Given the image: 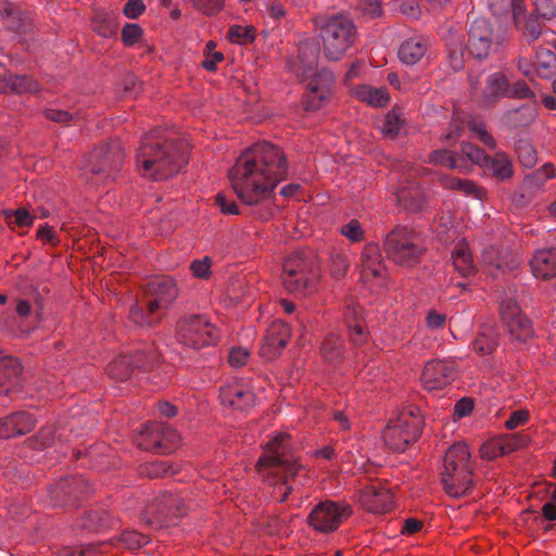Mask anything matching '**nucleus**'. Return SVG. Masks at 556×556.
<instances>
[{
	"instance_id": "f257e3e1",
	"label": "nucleus",
	"mask_w": 556,
	"mask_h": 556,
	"mask_svg": "<svg viewBox=\"0 0 556 556\" xmlns=\"http://www.w3.org/2000/svg\"><path fill=\"white\" fill-rule=\"evenodd\" d=\"M245 204L265 199L287 173L282 152L268 141L245 149Z\"/></svg>"
},
{
	"instance_id": "f03ea898",
	"label": "nucleus",
	"mask_w": 556,
	"mask_h": 556,
	"mask_svg": "<svg viewBox=\"0 0 556 556\" xmlns=\"http://www.w3.org/2000/svg\"><path fill=\"white\" fill-rule=\"evenodd\" d=\"M189 144L182 138H168L165 130L154 128L144 134L137 159L154 180L177 175L189 162Z\"/></svg>"
},
{
	"instance_id": "7ed1b4c3",
	"label": "nucleus",
	"mask_w": 556,
	"mask_h": 556,
	"mask_svg": "<svg viewBox=\"0 0 556 556\" xmlns=\"http://www.w3.org/2000/svg\"><path fill=\"white\" fill-rule=\"evenodd\" d=\"M287 437L278 435L267 443L266 453L260 457L256 467H269L277 481L271 497L283 503L291 494L301 493L309 482L307 470L287 453Z\"/></svg>"
},
{
	"instance_id": "20e7f679",
	"label": "nucleus",
	"mask_w": 556,
	"mask_h": 556,
	"mask_svg": "<svg viewBox=\"0 0 556 556\" xmlns=\"http://www.w3.org/2000/svg\"><path fill=\"white\" fill-rule=\"evenodd\" d=\"M313 23L323 42L324 55L330 61L340 60L356 40V26L344 14H318Z\"/></svg>"
},
{
	"instance_id": "39448f33",
	"label": "nucleus",
	"mask_w": 556,
	"mask_h": 556,
	"mask_svg": "<svg viewBox=\"0 0 556 556\" xmlns=\"http://www.w3.org/2000/svg\"><path fill=\"white\" fill-rule=\"evenodd\" d=\"M143 298L129 312L130 320L140 327H153L160 321L162 311L177 298L175 280H149L142 286Z\"/></svg>"
},
{
	"instance_id": "423d86ee",
	"label": "nucleus",
	"mask_w": 556,
	"mask_h": 556,
	"mask_svg": "<svg viewBox=\"0 0 556 556\" xmlns=\"http://www.w3.org/2000/svg\"><path fill=\"white\" fill-rule=\"evenodd\" d=\"M422 429V419L417 408L402 412L397 418L392 419L382 432L384 444L392 451L403 453L415 443Z\"/></svg>"
},
{
	"instance_id": "0eeeda50",
	"label": "nucleus",
	"mask_w": 556,
	"mask_h": 556,
	"mask_svg": "<svg viewBox=\"0 0 556 556\" xmlns=\"http://www.w3.org/2000/svg\"><path fill=\"white\" fill-rule=\"evenodd\" d=\"M124 151L119 140L111 139L96 147L86 157L84 170L100 181L113 178L122 169Z\"/></svg>"
},
{
	"instance_id": "6e6552de",
	"label": "nucleus",
	"mask_w": 556,
	"mask_h": 556,
	"mask_svg": "<svg viewBox=\"0 0 556 556\" xmlns=\"http://www.w3.org/2000/svg\"><path fill=\"white\" fill-rule=\"evenodd\" d=\"M505 38L485 17L471 21L466 49L476 59H485L492 51L503 45Z\"/></svg>"
},
{
	"instance_id": "1a4fd4ad",
	"label": "nucleus",
	"mask_w": 556,
	"mask_h": 556,
	"mask_svg": "<svg viewBox=\"0 0 556 556\" xmlns=\"http://www.w3.org/2000/svg\"><path fill=\"white\" fill-rule=\"evenodd\" d=\"M177 336L180 343L198 350L214 344L218 331L204 315H190L179 320Z\"/></svg>"
},
{
	"instance_id": "9d476101",
	"label": "nucleus",
	"mask_w": 556,
	"mask_h": 556,
	"mask_svg": "<svg viewBox=\"0 0 556 556\" xmlns=\"http://www.w3.org/2000/svg\"><path fill=\"white\" fill-rule=\"evenodd\" d=\"M384 250L395 264L404 266L415 264L421 254L417 237L404 227H397L387 236Z\"/></svg>"
},
{
	"instance_id": "9b49d317",
	"label": "nucleus",
	"mask_w": 556,
	"mask_h": 556,
	"mask_svg": "<svg viewBox=\"0 0 556 556\" xmlns=\"http://www.w3.org/2000/svg\"><path fill=\"white\" fill-rule=\"evenodd\" d=\"M179 440L180 437L176 430L157 421L146 424L135 437L140 448L156 454L172 453L177 447Z\"/></svg>"
},
{
	"instance_id": "f8f14e48",
	"label": "nucleus",
	"mask_w": 556,
	"mask_h": 556,
	"mask_svg": "<svg viewBox=\"0 0 556 556\" xmlns=\"http://www.w3.org/2000/svg\"><path fill=\"white\" fill-rule=\"evenodd\" d=\"M160 354L153 346L136 351L131 355H123L113 361L108 367V374L115 381H126L136 371H147L159 362Z\"/></svg>"
},
{
	"instance_id": "ddd939ff",
	"label": "nucleus",
	"mask_w": 556,
	"mask_h": 556,
	"mask_svg": "<svg viewBox=\"0 0 556 556\" xmlns=\"http://www.w3.org/2000/svg\"><path fill=\"white\" fill-rule=\"evenodd\" d=\"M351 513V506L345 503L324 501L314 506L307 522L320 533H330L336 531Z\"/></svg>"
},
{
	"instance_id": "4468645a",
	"label": "nucleus",
	"mask_w": 556,
	"mask_h": 556,
	"mask_svg": "<svg viewBox=\"0 0 556 556\" xmlns=\"http://www.w3.org/2000/svg\"><path fill=\"white\" fill-rule=\"evenodd\" d=\"M306 83L304 105L307 111L321 109L332 96L333 75L328 70L306 72L301 75Z\"/></svg>"
},
{
	"instance_id": "2eb2a0df",
	"label": "nucleus",
	"mask_w": 556,
	"mask_h": 556,
	"mask_svg": "<svg viewBox=\"0 0 556 556\" xmlns=\"http://www.w3.org/2000/svg\"><path fill=\"white\" fill-rule=\"evenodd\" d=\"M399 170L402 172L400 186L396 189L399 202L405 208L421 210L425 203V192L413 181L420 174L419 169L406 162L399 165Z\"/></svg>"
},
{
	"instance_id": "dca6fc26",
	"label": "nucleus",
	"mask_w": 556,
	"mask_h": 556,
	"mask_svg": "<svg viewBox=\"0 0 556 556\" xmlns=\"http://www.w3.org/2000/svg\"><path fill=\"white\" fill-rule=\"evenodd\" d=\"M455 364L450 359H431L424 366L420 381L425 390L432 392L447 387L455 378Z\"/></svg>"
},
{
	"instance_id": "f3484780",
	"label": "nucleus",
	"mask_w": 556,
	"mask_h": 556,
	"mask_svg": "<svg viewBox=\"0 0 556 556\" xmlns=\"http://www.w3.org/2000/svg\"><path fill=\"white\" fill-rule=\"evenodd\" d=\"M362 506L372 514H383L393 506V495L380 482L365 485L359 493Z\"/></svg>"
},
{
	"instance_id": "a211bd4d",
	"label": "nucleus",
	"mask_w": 556,
	"mask_h": 556,
	"mask_svg": "<svg viewBox=\"0 0 556 556\" xmlns=\"http://www.w3.org/2000/svg\"><path fill=\"white\" fill-rule=\"evenodd\" d=\"M88 491L89 485L85 479L81 477H70L60 480L53 485L50 494L53 505L67 506L71 505L74 500L87 494Z\"/></svg>"
},
{
	"instance_id": "6ab92c4d",
	"label": "nucleus",
	"mask_w": 556,
	"mask_h": 556,
	"mask_svg": "<svg viewBox=\"0 0 556 556\" xmlns=\"http://www.w3.org/2000/svg\"><path fill=\"white\" fill-rule=\"evenodd\" d=\"M473 467H463L455 471H442L441 484L444 492L454 498H460L467 495L473 484Z\"/></svg>"
},
{
	"instance_id": "aec40b11",
	"label": "nucleus",
	"mask_w": 556,
	"mask_h": 556,
	"mask_svg": "<svg viewBox=\"0 0 556 556\" xmlns=\"http://www.w3.org/2000/svg\"><path fill=\"white\" fill-rule=\"evenodd\" d=\"M36 418L28 412H15L0 418V439L9 440L29 433L36 426Z\"/></svg>"
},
{
	"instance_id": "412c9836",
	"label": "nucleus",
	"mask_w": 556,
	"mask_h": 556,
	"mask_svg": "<svg viewBox=\"0 0 556 556\" xmlns=\"http://www.w3.org/2000/svg\"><path fill=\"white\" fill-rule=\"evenodd\" d=\"M291 337L290 326L282 320H275L267 329L265 343L262 348L263 355L274 358L287 346Z\"/></svg>"
},
{
	"instance_id": "4be33fe9",
	"label": "nucleus",
	"mask_w": 556,
	"mask_h": 556,
	"mask_svg": "<svg viewBox=\"0 0 556 556\" xmlns=\"http://www.w3.org/2000/svg\"><path fill=\"white\" fill-rule=\"evenodd\" d=\"M188 510L185 500L177 494L163 493L148 507L149 514H155L159 519L181 517Z\"/></svg>"
},
{
	"instance_id": "5701e85b",
	"label": "nucleus",
	"mask_w": 556,
	"mask_h": 556,
	"mask_svg": "<svg viewBox=\"0 0 556 556\" xmlns=\"http://www.w3.org/2000/svg\"><path fill=\"white\" fill-rule=\"evenodd\" d=\"M0 15L7 20L9 29L20 35L30 34L34 29L31 18L14 3L4 0Z\"/></svg>"
},
{
	"instance_id": "b1692460",
	"label": "nucleus",
	"mask_w": 556,
	"mask_h": 556,
	"mask_svg": "<svg viewBox=\"0 0 556 556\" xmlns=\"http://www.w3.org/2000/svg\"><path fill=\"white\" fill-rule=\"evenodd\" d=\"M359 268L362 278H379L389 275L382 255L375 244H368L364 249Z\"/></svg>"
},
{
	"instance_id": "393cba45",
	"label": "nucleus",
	"mask_w": 556,
	"mask_h": 556,
	"mask_svg": "<svg viewBox=\"0 0 556 556\" xmlns=\"http://www.w3.org/2000/svg\"><path fill=\"white\" fill-rule=\"evenodd\" d=\"M22 370V365L17 358L0 352V394H7L20 386Z\"/></svg>"
},
{
	"instance_id": "a878e982",
	"label": "nucleus",
	"mask_w": 556,
	"mask_h": 556,
	"mask_svg": "<svg viewBox=\"0 0 556 556\" xmlns=\"http://www.w3.org/2000/svg\"><path fill=\"white\" fill-rule=\"evenodd\" d=\"M429 48V40L422 36H414L399 48V59L406 65H415L421 61Z\"/></svg>"
},
{
	"instance_id": "bb28decb",
	"label": "nucleus",
	"mask_w": 556,
	"mask_h": 556,
	"mask_svg": "<svg viewBox=\"0 0 556 556\" xmlns=\"http://www.w3.org/2000/svg\"><path fill=\"white\" fill-rule=\"evenodd\" d=\"M319 59V47L313 40H305L299 46L296 61L292 64V70L298 75H305L316 68Z\"/></svg>"
},
{
	"instance_id": "cd10ccee",
	"label": "nucleus",
	"mask_w": 556,
	"mask_h": 556,
	"mask_svg": "<svg viewBox=\"0 0 556 556\" xmlns=\"http://www.w3.org/2000/svg\"><path fill=\"white\" fill-rule=\"evenodd\" d=\"M530 266L535 278H556V249L536 251Z\"/></svg>"
},
{
	"instance_id": "c85d7f7f",
	"label": "nucleus",
	"mask_w": 556,
	"mask_h": 556,
	"mask_svg": "<svg viewBox=\"0 0 556 556\" xmlns=\"http://www.w3.org/2000/svg\"><path fill=\"white\" fill-rule=\"evenodd\" d=\"M463 467H473L470 460V453L468 446L458 442L448 447L443 459L442 471H455V469Z\"/></svg>"
},
{
	"instance_id": "c756f323",
	"label": "nucleus",
	"mask_w": 556,
	"mask_h": 556,
	"mask_svg": "<svg viewBox=\"0 0 556 556\" xmlns=\"http://www.w3.org/2000/svg\"><path fill=\"white\" fill-rule=\"evenodd\" d=\"M452 261L460 276L468 277L475 273L471 252L464 239L456 242L452 251Z\"/></svg>"
},
{
	"instance_id": "7c9ffc66",
	"label": "nucleus",
	"mask_w": 556,
	"mask_h": 556,
	"mask_svg": "<svg viewBox=\"0 0 556 556\" xmlns=\"http://www.w3.org/2000/svg\"><path fill=\"white\" fill-rule=\"evenodd\" d=\"M9 89L16 93H23L38 92L40 87L37 80L26 75L9 74L0 80V92H5Z\"/></svg>"
},
{
	"instance_id": "2f4dec72",
	"label": "nucleus",
	"mask_w": 556,
	"mask_h": 556,
	"mask_svg": "<svg viewBox=\"0 0 556 556\" xmlns=\"http://www.w3.org/2000/svg\"><path fill=\"white\" fill-rule=\"evenodd\" d=\"M508 94V79L502 72L492 73L485 78L482 96L486 102H494Z\"/></svg>"
},
{
	"instance_id": "473e14b6",
	"label": "nucleus",
	"mask_w": 556,
	"mask_h": 556,
	"mask_svg": "<svg viewBox=\"0 0 556 556\" xmlns=\"http://www.w3.org/2000/svg\"><path fill=\"white\" fill-rule=\"evenodd\" d=\"M243 397V386L239 380L228 383L220 388L219 399L222 405L229 410L241 412V402Z\"/></svg>"
},
{
	"instance_id": "72a5a7b5",
	"label": "nucleus",
	"mask_w": 556,
	"mask_h": 556,
	"mask_svg": "<svg viewBox=\"0 0 556 556\" xmlns=\"http://www.w3.org/2000/svg\"><path fill=\"white\" fill-rule=\"evenodd\" d=\"M354 94L358 100L375 108L387 105L390 99L384 88H375L367 85L356 87Z\"/></svg>"
},
{
	"instance_id": "f704fd0d",
	"label": "nucleus",
	"mask_w": 556,
	"mask_h": 556,
	"mask_svg": "<svg viewBox=\"0 0 556 556\" xmlns=\"http://www.w3.org/2000/svg\"><path fill=\"white\" fill-rule=\"evenodd\" d=\"M361 307L349 304L345 311V323L350 330L351 341L354 345H361L365 341V332L359 321Z\"/></svg>"
},
{
	"instance_id": "c9c22d12",
	"label": "nucleus",
	"mask_w": 556,
	"mask_h": 556,
	"mask_svg": "<svg viewBox=\"0 0 556 556\" xmlns=\"http://www.w3.org/2000/svg\"><path fill=\"white\" fill-rule=\"evenodd\" d=\"M92 22V30L103 38H110L117 34V23L112 13L96 11Z\"/></svg>"
},
{
	"instance_id": "e433bc0d",
	"label": "nucleus",
	"mask_w": 556,
	"mask_h": 556,
	"mask_svg": "<svg viewBox=\"0 0 556 556\" xmlns=\"http://www.w3.org/2000/svg\"><path fill=\"white\" fill-rule=\"evenodd\" d=\"M498 332L493 326H483L473 342V350L481 355L491 354L497 346Z\"/></svg>"
},
{
	"instance_id": "4c0bfd02",
	"label": "nucleus",
	"mask_w": 556,
	"mask_h": 556,
	"mask_svg": "<svg viewBox=\"0 0 556 556\" xmlns=\"http://www.w3.org/2000/svg\"><path fill=\"white\" fill-rule=\"evenodd\" d=\"M492 174L501 180H507L514 175V167L510 159L503 152H497L494 156L489 157L484 165Z\"/></svg>"
},
{
	"instance_id": "58836bf2",
	"label": "nucleus",
	"mask_w": 556,
	"mask_h": 556,
	"mask_svg": "<svg viewBox=\"0 0 556 556\" xmlns=\"http://www.w3.org/2000/svg\"><path fill=\"white\" fill-rule=\"evenodd\" d=\"M514 292H516V289L513 290L509 286L508 290H504L503 295L500 298V316L504 326L519 317L521 313V308L513 296Z\"/></svg>"
},
{
	"instance_id": "ea45409f",
	"label": "nucleus",
	"mask_w": 556,
	"mask_h": 556,
	"mask_svg": "<svg viewBox=\"0 0 556 556\" xmlns=\"http://www.w3.org/2000/svg\"><path fill=\"white\" fill-rule=\"evenodd\" d=\"M179 467L170 460H156L142 466L140 473L150 479L168 478L175 476Z\"/></svg>"
},
{
	"instance_id": "a19ab883",
	"label": "nucleus",
	"mask_w": 556,
	"mask_h": 556,
	"mask_svg": "<svg viewBox=\"0 0 556 556\" xmlns=\"http://www.w3.org/2000/svg\"><path fill=\"white\" fill-rule=\"evenodd\" d=\"M505 327L510 337L516 341L525 342L533 334L532 324L522 313L519 314V317L505 325Z\"/></svg>"
},
{
	"instance_id": "79ce46f5",
	"label": "nucleus",
	"mask_w": 556,
	"mask_h": 556,
	"mask_svg": "<svg viewBox=\"0 0 556 556\" xmlns=\"http://www.w3.org/2000/svg\"><path fill=\"white\" fill-rule=\"evenodd\" d=\"M441 184L443 187L452 190L462 191L467 195H472L477 199L483 197L484 191L477 187L472 181L468 179H460L456 177L442 176Z\"/></svg>"
},
{
	"instance_id": "37998d69",
	"label": "nucleus",
	"mask_w": 556,
	"mask_h": 556,
	"mask_svg": "<svg viewBox=\"0 0 556 556\" xmlns=\"http://www.w3.org/2000/svg\"><path fill=\"white\" fill-rule=\"evenodd\" d=\"M323 357L328 363H337L343 354V341L340 336L330 333L327 336L321 345Z\"/></svg>"
},
{
	"instance_id": "c03bdc74",
	"label": "nucleus",
	"mask_w": 556,
	"mask_h": 556,
	"mask_svg": "<svg viewBox=\"0 0 556 556\" xmlns=\"http://www.w3.org/2000/svg\"><path fill=\"white\" fill-rule=\"evenodd\" d=\"M536 74L542 78H551L556 72V54L549 49L536 51Z\"/></svg>"
},
{
	"instance_id": "a18cd8bd",
	"label": "nucleus",
	"mask_w": 556,
	"mask_h": 556,
	"mask_svg": "<svg viewBox=\"0 0 556 556\" xmlns=\"http://www.w3.org/2000/svg\"><path fill=\"white\" fill-rule=\"evenodd\" d=\"M283 288L296 299L306 298L317 289L315 280H283Z\"/></svg>"
},
{
	"instance_id": "49530a36",
	"label": "nucleus",
	"mask_w": 556,
	"mask_h": 556,
	"mask_svg": "<svg viewBox=\"0 0 556 556\" xmlns=\"http://www.w3.org/2000/svg\"><path fill=\"white\" fill-rule=\"evenodd\" d=\"M403 124L404 119L402 118L401 113L393 109L384 116L379 127L383 135L393 138L400 134Z\"/></svg>"
},
{
	"instance_id": "de8ad7c7",
	"label": "nucleus",
	"mask_w": 556,
	"mask_h": 556,
	"mask_svg": "<svg viewBox=\"0 0 556 556\" xmlns=\"http://www.w3.org/2000/svg\"><path fill=\"white\" fill-rule=\"evenodd\" d=\"M55 442V429L52 425L42 427L39 432L28 439V444L36 450H43Z\"/></svg>"
},
{
	"instance_id": "09e8293b",
	"label": "nucleus",
	"mask_w": 556,
	"mask_h": 556,
	"mask_svg": "<svg viewBox=\"0 0 556 556\" xmlns=\"http://www.w3.org/2000/svg\"><path fill=\"white\" fill-rule=\"evenodd\" d=\"M242 157L243 152L240 153L236 164L230 168L228 174L231 188L240 200H243V166L240 163Z\"/></svg>"
},
{
	"instance_id": "8fccbe9b",
	"label": "nucleus",
	"mask_w": 556,
	"mask_h": 556,
	"mask_svg": "<svg viewBox=\"0 0 556 556\" xmlns=\"http://www.w3.org/2000/svg\"><path fill=\"white\" fill-rule=\"evenodd\" d=\"M306 267L307 263L305 262L303 254L294 253L283 262L282 270L286 275L296 276L303 275L306 270Z\"/></svg>"
},
{
	"instance_id": "3c124183",
	"label": "nucleus",
	"mask_w": 556,
	"mask_h": 556,
	"mask_svg": "<svg viewBox=\"0 0 556 556\" xmlns=\"http://www.w3.org/2000/svg\"><path fill=\"white\" fill-rule=\"evenodd\" d=\"M503 447H505V454H510L519 448L526 446L529 442L528 435L521 432H515L511 434H505L500 437Z\"/></svg>"
},
{
	"instance_id": "603ef678",
	"label": "nucleus",
	"mask_w": 556,
	"mask_h": 556,
	"mask_svg": "<svg viewBox=\"0 0 556 556\" xmlns=\"http://www.w3.org/2000/svg\"><path fill=\"white\" fill-rule=\"evenodd\" d=\"M480 455L482 458L489 460L506 455L505 447H503L500 437L483 443L480 447Z\"/></svg>"
},
{
	"instance_id": "864d4df0",
	"label": "nucleus",
	"mask_w": 556,
	"mask_h": 556,
	"mask_svg": "<svg viewBox=\"0 0 556 556\" xmlns=\"http://www.w3.org/2000/svg\"><path fill=\"white\" fill-rule=\"evenodd\" d=\"M106 526L105 514L99 510H91L85 514L81 521V528L97 531Z\"/></svg>"
},
{
	"instance_id": "5fc2aeb1",
	"label": "nucleus",
	"mask_w": 556,
	"mask_h": 556,
	"mask_svg": "<svg viewBox=\"0 0 556 556\" xmlns=\"http://www.w3.org/2000/svg\"><path fill=\"white\" fill-rule=\"evenodd\" d=\"M520 29L526 38L529 40H535L542 33L541 24L539 23L535 15H531L522 20Z\"/></svg>"
},
{
	"instance_id": "6e6d98bb",
	"label": "nucleus",
	"mask_w": 556,
	"mask_h": 556,
	"mask_svg": "<svg viewBox=\"0 0 556 556\" xmlns=\"http://www.w3.org/2000/svg\"><path fill=\"white\" fill-rule=\"evenodd\" d=\"M192 7L205 15L217 14L224 8V0H190Z\"/></svg>"
},
{
	"instance_id": "4d7b16f0",
	"label": "nucleus",
	"mask_w": 556,
	"mask_h": 556,
	"mask_svg": "<svg viewBox=\"0 0 556 556\" xmlns=\"http://www.w3.org/2000/svg\"><path fill=\"white\" fill-rule=\"evenodd\" d=\"M143 35V29L139 24H126L122 29V41L125 46L136 45Z\"/></svg>"
},
{
	"instance_id": "13d9d810",
	"label": "nucleus",
	"mask_w": 556,
	"mask_h": 556,
	"mask_svg": "<svg viewBox=\"0 0 556 556\" xmlns=\"http://www.w3.org/2000/svg\"><path fill=\"white\" fill-rule=\"evenodd\" d=\"M516 150H517L518 159L523 164V166L533 167L535 165L536 153L530 143H528L526 141H520L517 144Z\"/></svg>"
},
{
	"instance_id": "bf43d9fd",
	"label": "nucleus",
	"mask_w": 556,
	"mask_h": 556,
	"mask_svg": "<svg viewBox=\"0 0 556 556\" xmlns=\"http://www.w3.org/2000/svg\"><path fill=\"white\" fill-rule=\"evenodd\" d=\"M429 162L434 165H441L448 168H458V164L453 154L447 150H435L429 156Z\"/></svg>"
},
{
	"instance_id": "052dcab7",
	"label": "nucleus",
	"mask_w": 556,
	"mask_h": 556,
	"mask_svg": "<svg viewBox=\"0 0 556 556\" xmlns=\"http://www.w3.org/2000/svg\"><path fill=\"white\" fill-rule=\"evenodd\" d=\"M5 218L8 224L11 225V218L14 217L13 223L18 227L31 226L34 223V217L30 215L29 211L25 207H18L14 212L4 211Z\"/></svg>"
},
{
	"instance_id": "680f3d73",
	"label": "nucleus",
	"mask_w": 556,
	"mask_h": 556,
	"mask_svg": "<svg viewBox=\"0 0 556 556\" xmlns=\"http://www.w3.org/2000/svg\"><path fill=\"white\" fill-rule=\"evenodd\" d=\"M462 153L472 163L481 166H484L489 161V156L485 155L483 150L471 143H464L462 146Z\"/></svg>"
},
{
	"instance_id": "e2e57ef3",
	"label": "nucleus",
	"mask_w": 556,
	"mask_h": 556,
	"mask_svg": "<svg viewBox=\"0 0 556 556\" xmlns=\"http://www.w3.org/2000/svg\"><path fill=\"white\" fill-rule=\"evenodd\" d=\"M535 14L543 20L556 16V0H534Z\"/></svg>"
},
{
	"instance_id": "0e129e2a",
	"label": "nucleus",
	"mask_w": 556,
	"mask_h": 556,
	"mask_svg": "<svg viewBox=\"0 0 556 556\" xmlns=\"http://www.w3.org/2000/svg\"><path fill=\"white\" fill-rule=\"evenodd\" d=\"M212 260L210 256H205L203 260H194L190 264V270L194 278H207L211 273Z\"/></svg>"
},
{
	"instance_id": "69168bd1",
	"label": "nucleus",
	"mask_w": 556,
	"mask_h": 556,
	"mask_svg": "<svg viewBox=\"0 0 556 556\" xmlns=\"http://www.w3.org/2000/svg\"><path fill=\"white\" fill-rule=\"evenodd\" d=\"M469 128L472 132L476 134L478 139H480L485 146L494 149L496 143L494 138L488 132L485 125L482 122L472 121L469 124Z\"/></svg>"
},
{
	"instance_id": "338daca9",
	"label": "nucleus",
	"mask_w": 556,
	"mask_h": 556,
	"mask_svg": "<svg viewBox=\"0 0 556 556\" xmlns=\"http://www.w3.org/2000/svg\"><path fill=\"white\" fill-rule=\"evenodd\" d=\"M400 12L413 20H418L421 15V9L418 0H399Z\"/></svg>"
},
{
	"instance_id": "774afa93",
	"label": "nucleus",
	"mask_w": 556,
	"mask_h": 556,
	"mask_svg": "<svg viewBox=\"0 0 556 556\" xmlns=\"http://www.w3.org/2000/svg\"><path fill=\"white\" fill-rule=\"evenodd\" d=\"M341 233L348 239L358 242L363 240L364 231L358 220L352 219L341 228Z\"/></svg>"
}]
</instances>
